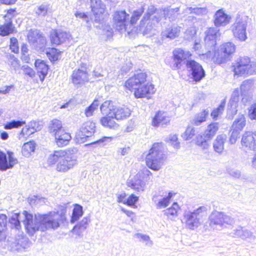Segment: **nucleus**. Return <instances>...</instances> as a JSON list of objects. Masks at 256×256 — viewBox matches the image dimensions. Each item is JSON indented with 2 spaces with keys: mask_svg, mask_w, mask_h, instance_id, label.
<instances>
[{
  "mask_svg": "<svg viewBox=\"0 0 256 256\" xmlns=\"http://www.w3.org/2000/svg\"><path fill=\"white\" fill-rule=\"evenodd\" d=\"M90 6L96 20H98L104 12L106 8L105 4L101 0H90Z\"/></svg>",
  "mask_w": 256,
  "mask_h": 256,
  "instance_id": "bb28decb",
  "label": "nucleus"
},
{
  "mask_svg": "<svg viewBox=\"0 0 256 256\" xmlns=\"http://www.w3.org/2000/svg\"><path fill=\"white\" fill-rule=\"evenodd\" d=\"M234 222V219L230 216L216 210L210 214L208 221L211 228L218 230H220L226 224L232 225Z\"/></svg>",
  "mask_w": 256,
  "mask_h": 256,
  "instance_id": "6e6552de",
  "label": "nucleus"
},
{
  "mask_svg": "<svg viewBox=\"0 0 256 256\" xmlns=\"http://www.w3.org/2000/svg\"><path fill=\"white\" fill-rule=\"evenodd\" d=\"M66 212V206H60L56 212H50L46 214H35L34 220L32 214L24 211L22 213L24 217V224L27 232L30 236H33L38 230L44 232L50 228L56 229L60 226V220L65 218Z\"/></svg>",
  "mask_w": 256,
  "mask_h": 256,
  "instance_id": "f257e3e1",
  "label": "nucleus"
},
{
  "mask_svg": "<svg viewBox=\"0 0 256 256\" xmlns=\"http://www.w3.org/2000/svg\"><path fill=\"white\" fill-rule=\"evenodd\" d=\"M206 36L204 38L206 46L208 50L210 52L214 49L216 44V40L220 39V34L219 30L215 28H210L206 32Z\"/></svg>",
  "mask_w": 256,
  "mask_h": 256,
  "instance_id": "f3484780",
  "label": "nucleus"
},
{
  "mask_svg": "<svg viewBox=\"0 0 256 256\" xmlns=\"http://www.w3.org/2000/svg\"><path fill=\"white\" fill-rule=\"evenodd\" d=\"M21 216L20 214H14L10 218L9 222L10 224L14 226V228L18 230L20 228V219Z\"/></svg>",
  "mask_w": 256,
  "mask_h": 256,
  "instance_id": "8fccbe9b",
  "label": "nucleus"
},
{
  "mask_svg": "<svg viewBox=\"0 0 256 256\" xmlns=\"http://www.w3.org/2000/svg\"><path fill=\"white\" fill-rule=\"evenodd\" d=\"M71 37L70 33L61 30H54L50 34V40L52 45H60L68 40Z\"/></svg>",
  "mask_w": 256,
  "mask_h": 256,
  "instance_id": "aec40b11",
  "label": "nucleus"
},
{
  "mask_svg": "<svg viewBox=\"0 0 256 256\" xmlns=\"http://www.w3.org/2000/svg\"><path fill=\"white\" fill-rule=\"evenodd\" d=\"M242 96V102L246 105L248 103L250 102L253 98V94H244L241 93Z\"/></svg>",
  "mask_w": 256,
  "mask_h": 256,
  "instance_id": "69168bd1",
  "label": "nucleus"
},
{
  "mask_svg": "<svg viewBox=\"0 0 256 256\" xmlns=\"http://www.w3.org/2000/svg\"><path fill=\"white\" fill-rule=\"evenodd\" d=\"M17 244L24 248H26L30 246L28 239L26 237H22L18 240Z\"/></svg>",
  "mask_w": 256,
  "mask_h": 256,
  "instance_id": "338daca9",
  "label": "nucleus"
},
{
  "mask_svg": "<svg viewBox=\"0 0 256 256\" xmlns=\"http://www.w3.org/2000/svg\"><path fill=\"white\" fill-rule=\"evenodd\" d=\"M8 154V162L7 157L6 156V162L4 164V167L6 168V170L12 168L18 162L17 160L13 157L12 152H9Z\"/></svg>",
  "mask_w": 256,
  "mask_h": 256,
  "instance_id": "6e6d98bb",
  "label": "nucleus"
},
{
  "mask_svg": "<svg viewBox=\"0 0 256 256\" xmlns=\"http://www.w3.org/2000/svg\"><path fill=\"white\" fill-rule=\"evenodd\" d=\"M170 118L166 112L159 111L153 118L152 124L154 126H165L170 124Z\"/></svg>",
  "mask_w": 256,
  "mask_h": 256,
  "instance_id": "393cba45",
  "label": "nucleus"
},
{
  "mask_svg": "<svg viewBox=\"0 0 256 256\" xmlns=\"http://www.w3.org/2000/svg\"><path fill=\"white\" fill-rule=\"evenodd\" d=\"M165 159L163 144L155 142L146 156V165L151 170L158 171L161 168Z\"/></svg>",
  "mask_w": 256,
  "mask_h": 256,
  "instance_id": "20e7f679",
  "label": "nucleus"
},
{
  "mask_svg": "<svg viewBox=\"0 0 256 256\" xmlns=\"http://www.w3.org/2000/svg\"><path fill=\"white\" fill-rule=\"evenodd\" d=\"M179 210V206L176 202H174L172 206L166 209L164 211V214L168 218H172L174 216H178V210Z\"/></svg>",
  "mask_w": 256,
  "mask_h": 256,
  "instance_id": "a18cd8bd",
  "label": "nucleus"
},
{
  "mask_svg": "<svg viewBox=\"0 0 256 256\" xmlns=\"http://www.w3.org/2000/svg\"><path fill=\"white\" fill-rule=\"evenodd\" d=\"M46 54L50 61L55 62L59 58L60 52L56 48H48L46 50Z\"/></svg>",
  "mask_w": 256,
  "mask_h": 256,
  "instance_id": "49530a36",
  "label": "nucleus"
},
{
  "mask_svg": "<svg viewBox=\"0 0 256 256\" xmlns=\"http://www.w3.org/2000/svg\"><path fill=\"white\" fill-rule=\"evenodd\" d=\"M10 48L14 53H18L19 51L18 42L16 38H12L10 40Z\"/></svg>",
  "mask_w": 256,
  "mask_h": 256,
  "instance_id": "052dcab7",
  "label": "nucleus"
},
{
  "mask_svg": "<svg viewBox=\"0 0 256 256\" xmlns=\"http://www.w3.org/2000/svg\"><path fill=\"white\" fill-rule=\"evenodd\" d=\"M218 128V122H213L210 124L202 135L197 136L196 144L202 149H207L209 146L208 142L216 135Z\"/></svg>",
  "mask_w": 256,
  "mask_h": 256,
  "instance_id": "9b49d317",
  "label": "nucleus"
},
{
  "mask_svg": "<svg viewBox=\"0 0 256 256\" xmlns=\"http://www.w3.org/2000/svg\"><path fill=\"white\" fill-rule=\"evenodd\" d=\"M8 60L9 64L16 71L18 70L20 68V61L14 55H9Z\"/></svg>",
  "mask_w": 256,
  "mask_h": 256,
  "instance_id": "4d7b16f0",
  "label": "nucleus"
},
{
  "mask_svg": "<svg viewBox=\"0 0 256 256\" xmlns=\"http://www.w3.org/2000/svg\"><path fill=\"white\" fill-rule=\"evenodd\" d=\"M248 116L251 120H256V102L253 104L249 108Z\"/></svg>",
  "mask_w": 256,
  "mask_h": 256,
  "instance_id": "e2e57ef3",
  "label": "nucleus"
},
{
  "mask_svg": "<svg viewBox=\"0 0 256 256\" xmlns=\"http://www.w3.org/2000/svg\"><path fill=\"white\" fill-rule=\"evenodd\" d=\"M35 66L41 81H43L48 74V66L42 60H36Z\"/></svg>",
  "mask_w": 256,
  "mask_h": 256,
  "instance_id": "c756f323",
  "label": "nucleus"
},
{
  "mask_svg": "<svg viewBox=\"0 0 256 256\" xmlns=\"http://www.w3.org/2000/svg\"><path fill=\"white\" fill-rule=\"evenodd\" d=\"M248 22L245 20L237 18L230 28L234 36L240 42H244L247 39L246 28Z\"/></svg>",
  "mask_w": 256,
  "mask_h": 256,
  "instance_id": "ddd939ff",
  "label": "nucleus"
},
{
  "mask_svg": "<svg viewBox=\"0 0 256 256\" xmlns=\"http://www.w3.org/2000/svg\"><path fill=\"white\" fill-rule=\"evenodd\" d=\"M164 18L168 20L170 22L175 20L180 14V8H162Z\"/></svg>",
  "mask_w": 256,
  "mask_h": 256,
  "instance_id": "7c9ffc66",
  "label": "nucleus"
},
{
  "mask_svg": "<svg viewBox=\"0 0 256 256\" xmlns=\"http://www.w3.org/2000/svg\"><path fill=\"white\" fill-rule=\"evenodd\" d=\"M42 128V125L39 122L32 121L25 128H23L19 135V138L21 137H27L36 132L40 130Z\"/></svg>",
  "mask_w": 256,
  "mask_h": 256,
  "instance_id": "4be33fe9",
  "label": "nucleus"
},
{
  "mask_svg": "<svg viewBox=\"0 0 256 256\" xmlns=\"http://www.w3.org/2000/svg\"><path fill=\"white\" fill-rule=\"evenodd\" d=\"M166 142L170 143L174 148H180V142H178V136L176 134H170L166 138Z\"/></svg>",
  "mask_w": 256,
  "mask_h": 256,
  "instance_id": "864d4df0",
  "label": "nucleus"
},
{
  "mask_svg": "<svg viewBox=\"0 0 256 256\" xmlns=\"http://www.w3.org/2000/svg\"><path fill=\"white\" fill-rule=\"evenodd\" d=\"M230 235L234 238H240L242 240L250 238L252 236V232L241 226L234 229Z\"/></svg>",
  "mask_w": 256,
  "mask_h": 256,
  "instance_id": "c85d7f7f",
  "label": "nucleus"
},
{
  "mask_svg": "<svg viewBox=\"0 0 256 256\" xmlns=\"http://www.w3.org/2000/svg\"><path fill=\"white\" fill-rule=\"evenodd\" d=\"M22 69L23 70L24 74L26 75H27L30 78H33L35 74L34 71L28 66H23Z\"/></svg>",
  "mask_w": 256,
  "mask_h": 256,
  "instance_id": "774afa93",
  "label": "nucleus"
},
{
  "mask_svg": "<svg viewBox=\"0 0 256 256\" xmlns=\"http://www.w3.org/2000/svg\"><path fill=\"white\" fill-rule=\"evenodd\" d=\"M72 80V83L77 87H79L88 82V75L86 71L78 68L74 70Z\"/></svg>",
  "mask_w": 256,
  "mask_h": 256,
  "instance_id": "412c9836",
  "label": "nucleus"
},
{
  "mask_svg": "<svg viewBox=\"0 0 256 256\" xmlns=\"http://www.w3.org/2000/svg\"><path fill=\"white\" fill-rule=\"evenodd\" d=\"M7 217L4 214H0V246L6 238V226Z\"/></svg>",
  "mask_w": 256,
  "mask_h": 256,
  "instance_id": "c9c22d12",
  "label": "nucleus"
},
{
  "mask_svg": "<svg viewBox=\"0 0 256 256\" xmlns=\"http://www.w3.org/2000/svg\"><path fill=\"white\" fill-rule=\"evenodd\" d=\"M146 74L144 72L135 74L133 76L128 79L125 82L126 87L130 90H134L146 82Z\"/></svg>",
  "mask_w": 256,
  "mask_h": 256,
  "instance_id": "a211bd4d",
  "label": "nucleus"
},
{
  "mask_svg": "<svg viewBox=\"0 0 256 256\" xmlns=\"http://www.w3.org/2000/svg\"><path fill=\"white\" fill-rule=\"evenodd\" d=\"M135 236L140 238V240L146 242V244L148 246H150L153 244L152 240H150V236L148 235L138 233L135 234Z\"/></svg>",
  "mask_w": 256,
  "mask_h": 256,
  "instance_id": "bf43d9fd",
  "label": "nucleus"
},
{
  "mask_svg": "<svg viewBox=\"0 0 256 256\" xmlns=\"http://www.w3.org/2000/svg\"><path fill=\"white\" fill-rule=\"evenodd\" d=\"M63 130L62 129V124L60 120L54 119L50 121L48 126V131L50 133L55 136Z\"/></svg>",
  "mask_w": 256,
  "mask_h": 256,
  "instance_id": "f704fd0d",
  "label": "nucleus"
},
{
  "mask_svg": "<svg viewBox=\"0 0 256 256\" xmlns=\"http://www.w3.org/2000/svg\"><path fill=\"white\" fill-rule=\"evenodd\" d=\"M152 173L145 168L140 171L133 178L128 180L127 185L137 192H144L146 188V182L150 180Z\"/></svg>",
  "mask_w": 256,
  "mask_h": 256,
  "instance_id": "0eeeda50",
  "label": "nucleus"
},
{
  "mask_svg": "<svg viewBox=\"0 0 256 256\" xmlns=\"http://www.w3.org/2000/svg\"><path fill=\"white\" fill-rule=\"evenodd\" d=\"M36 144L34 141H30L25 143L22 148V154L23 156L28 157L32 152L34 151Z\"/></svg>",
  "mask_w": 256,
  "mask_h": 256,
  "instance_id": "a19ab883",
  "label": "nucleus"
},
{
  "mask_svg": "<svg viewBox=\"0 0 256 256\" xmlns=\"http://www.w3.org/2000/svg\"><path fill=\"white\" fill-rule=\"evenodd\" d=\"M230 18L231 17L226 14L222 10H219L214 15V24L217 27L225 26L229 23Z\"/></svg>",
  "mask_w": 256,
  "mask_h": 256,
  "instance_id": "cd10ccee",
  "label": "nucleus"
},
{
  "mask_svg": "<svg viewBox=\"0 0 256 256\" xmlns=\"http://www.w3.org/2000/svg\"><path fill=\"white\" fill-rule=\"evenodd\" d=\"M55 138L57 145L62 147L68 144L72 137L69 133L66 132L63 130L56 135Z\"/></svg>",
  "mask_w": 256,
  "mask_h": 256,
  "instance_id": "473e14b6",
  "label": "nucleus"
},
{
  "mask_svg": "<svg viewBox=\"0 0 256 256\" xmlns=\"http://www.w3.org/2000/svg\"><path fill=\"white\" fill-rule=\"evenodd\" d=\"M26 124L25 121L12 120L6 123L4 126L6 130H11L14 128H18Z\"/></svg>",
  "mask_w": 256,
  "mask_h": 256,
  "instance_id": "09e8293b",
  "label": "nucleus"
},
{
  "mask_svg": "<svg viewBox=\"0 0 256 256\" xmlns=\"http://www.w3.org/2000/svg\"><path fill=\"white\" fill-rule=\"evenodd\" d=\"M102 113L105 115L100 120L102 125L110 129L117 130L119 124L116 122V120H122L128 118L130 114V110L126 107L118 106L110 100L104 102L100 107Z\"/></svg>",
  "mask_w": 256,
  "mask_h": 256,
  "instance_id": "f03ea898",
  "label": "nucleus"
},
{
  "mask_svg": "<svg viewBox=\"0 0 256 256\" xmlns=\"http://www.w3.org/2000/svg\"><path fill=\"white\" fill-rule=\"evenodd\" d=\"M154 92V86L152 84L146 83L140 87H138L134 91V95L136 98L148 97L149 95Z\"/></svg>",
  "mask_w": 256,
  "mask_h": 256,
  "instance_id": "b1692460",
  "label": "nucleus"
},
{
  "mask_svg": "<svg viewBox=\"0 0 256 256\" xmlns=\"http://www.w3.org/2000/svg\"><path fill=\"white\" fill-rule=\"evenodd\" d=\"M238 75H252L256 74V62H251L248 57L240 58L234 68Z\"/></svg>",
  "mask_w": 256,
  "mask_h": 256,
  "instance_id": "9d476101",
  "label": "nucleus"
},
{
  "mask_svg": "<svg viewBox=\"0 0 256 256\" xmlns=\"http://www.w3.org/2000/svg\"><path fill=\"white\" fill-rule=\"evenodd\" d=\"M144 12V8L143 7L133 12L130 17V20H129V22H130L129 29H130V31L132 30V26L140 19Z\"/></svg>",
  "mask_w": 256,
  "mask_h": 256,
  "instance_id": "37998d69",
  "label": "nucleus"
},
{
  "mask_svg": "<svg viewBox=\"0 0 256 256\" xmlns=\"http://www.w3.org/2000/svg\"><path fill=\"white\" fill-rule=\"evenodd\" d=\"M32 44L37 49H42L46 44V38L42 35L36 40V44Z\"/></svg>",
  "mask_w": 256,
  "mask_h": 256,
  "instance_id": "13d9d810",
  "label": "nucleus"
},
{
  "mask_svg": "<svg viewBox=\"0 0 256 256\" xmlns=\"http://www.w3.org/2000/svg\"><path fill=\"white\" fill-rule=\"evenodd\" d=\"M208 114V111L204 110L198 114L192 120V124L196 126H200L202 122L206 120V117Z\"/></svg>",
  "mask_w": 256,
  "mask_h": 256,
  "instance_id": "c03bdc74",
  "label": "nucleus"
},
{
  "mask_svg": "<svg viewBox=\"0 0 256 256\" xmlns=\"http://www.w3.org/2000/svg\"><path fill=\"white\" fill-rule=\"evenodd\" d=\"M246 126V119L243 115H241L236 118L232 125V130L240 132Z\"/></svg>",
  "mask_w": 256,
  "mask_h": 256,
  "instance_id": "58836bf2",
  "label": "nucleus"
},
{
  "mask_svg": "<svg viewBox=\"0 0 256 256\" xmlns=\"http://www.w3.org/2000/svg\"><path fill=\"white\" fill-rule=\"evenodd\" d=\"M226 105V102L224 100L221 102L218 108L214 110L211 113V116L213 118L216 119L218 116L222 114L224 112V108Z\"/></svg>",
  "mask_w": 256,
  "mask_h": 256,
  "instance_id": "3c124183",
  "label": "nucleus"
},
{
  "mask_svg": "<svg viewBox=\"0 0 256 256\" xmlns=\"http://www.w3.org/2000/svg\"><path fill=\"white\" fill-rule=\"evenodd\" d=\"M99 106L98 101L94 100L93 102L85 110V114L86 116H90L92 115L94 112L98 108Z\"/></svg>",
  "mask_w": 256,
  "mask_h": 256,
  "instance_id": "603ef678",
  "label": "nucleus"
},
{
  "mask_svg": "<svg viewBox=\"0 0 256 256\" xmlns=\"http://www.w3.org/2000/svg\"><path fill=\"white\" fill-rule=\"evenodd\" d=\"M206 207L200 206L192 211H186L184 213V219L187 228L194 230L200 226L203 218L206 216Z\"/></svg>",
  "mask_w": 256,
  "mask_h": 256,
  "instance_id": "423d86ee",
  "label": "nucleus"
},
{
  "mask_svg": "<svg viewBox=\"0 0 256 256\" xmlns=\"http://www.w3.org/2000/svg\"><path fill=\"white\" fill-rule=\"evenodd\" d=\"M242 146L250 150H256V132H246L242 139Z\"/></svg>",
  "mask_w": 256,
  "mask_h": 256,
  "instance_id": "5701e85b",
  "label": "nucleus"
},
{
  "mask_svg": "<svg viewBox=\"0 0 256 256\" xmlns=\"http://www.w3.org/2000/svg\"><path fill=\"white\" fill-rule=\"evenodd\" d=\"M240 89L241 93L253 94L254 81L250 79L244 81L240 86Z\"/></svg>",
  "mask_w": 256,
  "mask_h": 256,
  "instance_id": "4c0bfd02",
  "label": "nucleus"
},
{
  "mask_svg": "<svg viewBox=\"0 0 256 256\" xmlns=\"http://www.w3.org/2000/svg\"><path fill=\"white\" fill-rule=\"evenodd\" d=\"M49 166L56 165V169L60 172H66L78 164L76 156L69 151L54 150L47 158Z\"/></svg>",
  "mask_w": 256,
  "mask_h": 256,
  "instance_id": "7ed1b4c3",
  "label": "nucleus"
},
{
  "mask_svg": "<svg viewBox=\"0 0 256 256\" xmlns=\"http://www.w3.org/2000/svg\"><path fill=\"white\" fill-rule=\"evenodd\" d=\"M83 214L82 206L78 204H76L72 210V214L70 220L71 223H74Z\"/></svg>",
  "mask_w": 256,
  "mask_h": 256,
  "instance_id": "ea45409f",
  "label": "nucleus"
},
{
  "mask_svg": "<svg viewBox=\"0 0 256 256\" xmlns=\"http://www.w3.org/2000/svg\"><path fill=\"white\" fill-rule=\"evenodd\" d=\"M236 51V46L232 42L222 44L215 53L214 60L218 64L225 63L230 60L232 55Z\"/></svg>",
  "mask_w": 256,
  "mask_h": 256,
  "instance_id": "1a4fd4ad",
  "label": "nucleus"
},
{
  "mask_svg": "<svg viewBox=\"0 0 256 256\" xmlns=\"http://www.w3.org/2000/svg\"><path fill=\"white\" fill-rule=\"evenodd\" d=\"M173 196L172 192H169L168 196L161 198L160 202H158L156 206L157 209H162L168 206L170 204V200Z\"/></svg>",
  "mask_w": 256,
  "mask_h": 256,
  "instance_id": "79ce46f5",
  "label": "nucleus"
},
{
  "mask_svg": "<svg viewBox=\"0 0 256 256\" xmlns=\"http://www.w3.org/2000/svg\"><path fill=\"white\" fill-rule=\"evenodd\" d=\"M186 66L196 82H200L205 76V72L202 66L194 60H188Z\"/></svg>",
  "mask_w": 256,
  "mask_h": 256,
  "instance_id": "dca6fc26",
  "label": "nucleus"
},
{
  "mask_svg": "<svg viewBox=\"0 0 256 256\" xmlns=\"http://www.w3.org/2000/svg\"><path fill=\"white\" fill-rule=\"evenodd\" d=\"M42 35V34H41L39 30H31L29 32L28 36L29 42L31 44H36V40H37L38 38L41 36Z\"/></svg>",
  "mask_w": 256,
  "mask_h": 256,
  "instance_id": "de8ad7c7",
  "label": "nucleus"
},
{
  "mask_svg": "<svg viewBox=\"0 0 256 256\" xmlns=\"http://www.w3.org/2000/svg\"><path fill=\"white\" fill-rule=\"evenodd\" d=\"M163 11L162 8L157 9L154 6H149L140 21V29L144 34L150 32L164 17Z\"/></svg>",
  "mask_w": 256,
  "mask_h": 256,
  "instance_id": "39448f33",
  "label": "nucleus"
},
{
  "mask_svg": "<svg viewBox=\"0 0 256 256\" xmlns=\"http://www.w3.org/2000/svg\"><path fill=\"white\" fill-rule=\"evenodd\" d=\"M180 32V28L169 26L166 28L162 33V38L174 39L178 36Z\"/></svg>",
  "mask_w": 256,
  "mask_h": 256,
  "instance_id": "72a5a7b5",
  "label": "nucleus"
},
{
  "mask_svg": "<svg viewBox=\"0 0 256 256\" xmlns=\"http://www.w3.org/2000/svg\"><path fill=\"white\" fill-rule=\"evenodd\" d=\"M89 221L90 220L88 218H84L77 225L74 226L72 229L73 232L78 236H80L86 228Z\"/></svg>",
  "mask_w": 256,
  "mask_h": 256,
  "instance_id": "e433bc0d",
  "label": "nucleus"
},
{
  "mask_svg": "<svg viewBox=\"0 0 256 256\" xmlns=\"http://www.w3.org/2000/svg\"><path fill=\"white\" fill-rule=\"evenodd\" d=\"M172 54L173 64L172 68L174 70L180 68L182 64H186L187 58L191 56V54L189 51L184 50L180 48L174 50Z\"/></svg>",
  "mask_w": 256,
  "mask_h": 256,
  "instance_id": "2eb2a0df",
  "label": "nucleus"
},
{
  "mask_svg": "<svg viewBox=\"0 0 256 256\" xmlns=\"http://www.w3.org/2000/svg\"><path fill=\"white\" fill-rule=\"evenodd\" d=\"M240 103V94L238 88L234 89L231 94L228 104V110L232 115L236 114L238 111V107Z\"/></svg>",
  "mask_w": 256,
  "mask_h": 256,
  "instance_id": "a878e982",
  "label": "nucleus"
},
{
  "mask_svg": "<svg viewBox=\"0 0 256 256\" xmlns=\"http://www.w3.org/2000/svg\"><path fill=\"white\" fill-rule=\"evenodd\" d=\"M138 200V197L134 194H130L127 198L126 204L128 206H133Z\"/></svg>",
  "mask_w": 256,
  "mask_h": 256,
  "instance_id": "0e129e2a",
  "label": "nucleus"
},
{
  "mask_svg": "<svg viewBox=\"0 0 256 256\" xmlns=\"http://www.w3.org/2000/svg\"><path fill=\"white\" fill-rule=\"evenodd\" d=\"M96 125L91 121L84 122L80 130L76 132V138L78 142L83 143L95 132Z\"/></svg>",
  "mask_w": 256,
  "mask_h": 256,
  "instance_id": "4468645a",
  "label": "nucleus"
},
{
  "mask_svg": "<svg viewBox=\"0 0 256 256\" xmlns=\"http://www.w3.org/2000/svg\"><path fill=\"white\" fill-rule=\"evenodd\" d=\"M226 140V134L218 135L216 139L214 141L213 148L214 150L218 153H222L224 149V144Z\"/></svg>",
  "mask_w": 256,
  "mask_h": 256,
  "instance_id": "2f4dec72",
  "label": "nucleus"
},
{
  "mask_svg": "<svg viewBox=\"0 0 256 256\" xmlns=\"http://www.w3.org/2000/svg\"><path fill=\"white\" fill-rule=\"evenodd\" d=\"M196 130L194 128L188 126L185 132L182 134V138L185 140L191 139L195 135Z\"/></svg>",
  "mask_w": 256,
  "mask_h": 256,
  "instance_id": "5fc2aeb1",
  "label": "nucleus"
},
{
  "mask_svg": "<svg viewBox=\"0 0 256 256\" xmlns=\"http://www.w3.org/2000/svg\"><path fill=\"white\" fill-rule=\"evenodd\" d=\"M15 12L16 10L13 9L8 10L4 16L5 23L0 26V35L6 36L13 32L14 28L12 26V18L14 16Z\"/></svg>",
  "mask_w": 256,
  "mask_h": 256,
  "instance_id": "6ab92c4d",
  "label": "nucleus"
},
{
  "mask_svg": "<svg viewBox=\"0 0 256 256\" xmlns=\"http://www.w3.org/2000/svg\"><path fill=\"white\" fill-rule=\"evenodd\" d=\"M105 72L100 66H97L93 70L92 76L94 78H99L105 76Z\"/></svg>",
  "mask_w": 256,
  "mask_h": 256,
  "instance_id": "680f3d73",
  "label": "nucleus"
},
{
  "mask_svg": "<svg viewBox=\"0 0 256 256\" xmlns=\"http://www.w3.org/2000/svg\"><path fill=\"white\" fill-rule=\"evenodd\" d=\"M113 20L115 28L118 30H124L130 34V15L124 10L116 12L113 16Z\"/></svg>",
  "mask_w": 256,
  "mask_h": 256,
  "instance_id": "f8f14e48",
  "label": "nucleus"
}]
</instances>
